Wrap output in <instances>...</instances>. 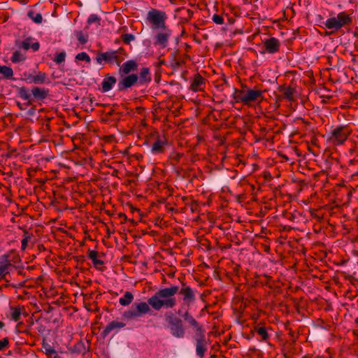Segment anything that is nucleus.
I'll list each match as a JSON object with an SVG mask.
<instances>
[{"label":"nucleus","mask_w":358,"mask_h":358,"mask_svg":"<svg viewBox=\"0 0 358 358\" xmlns=\"http://www.w3.org/2000/svg\"><path fill=\"white\" fill-rule=\"evenodd\" d=\"M178 291V285L160 289L148 299V303L155 310H159L162 308L167 309L173 308L177 303L174 295Z\"/></svg>","instance_id":"obj_1"},{"label":"nucleus","mask_w":358,"mask_h":358,"mask_svg":"<svg viewBox=\"0 0 358 358\" xmlns=\"http://www.w3.org/2000/svg\"><path fill=\"white\" fill-rule=\"evenodd\" d=\"M178 313L182 317L187 324L194 330V339L196 341V354L199 357H203L207 350V340L205 336L204 329L188 310L179 309Z\"/></svg>","instance_id":"obj_2"},{"label":"nucleus","mask_w":358,"mask_h":358,"mask_svg":"<svg viewBox=\"0 0 358 358\" xmlns=\"http://www.w3.org/2000/svg\"><path fill=\"white\" fill-rule=\"evenodd\" d=\"M110 332H112V321L108 322L106 326L103 327V330L98 337L96 353L99 358H111L112 350L110 342L112 336H109Z\"/></svg>","instance_id":"obj_3"},{"label":"nucleus","mask_w":358,"mask_h":358,"mask_svg":"<svg viewBox=\"0 0 358 358\" xmlns=\"http://www.w3.org/2000/svg\"><path fill=\"white\" fill-rule=\"evenodd\" d=\"M179 317L172 313L166 314V321L168 323L167 329L170 334L176 338H183L186 332L184 322L187 324L182 317L177 312Z\"/></svg>","instance_id":"obj_4"},{"label":"nucleus","mask_w":358,"mask_h":358,"mask_svg":"<svg viewBox=\"0 0 358 358\" xmlns=\"http://www.w3.org/2000/svg\"><path fill=\"white\" fill-rule=\"evenodd\" d=\"M150 306V305L148 302H136L132 304L131 307L129 310L124 311L123 316L129 320L141 317L145 314L150 313L151 308Z\"/></svg>","instance_id":"obj_5"},{"label":"nucleus","mask_w":358,"mask_h":358,"mask_svg":"<svg viewBox=\"0 0 358 358\" xmlns=\"http://www.w3.org/2000/svg\"><path fill=\"white\" fill-rule=\"evenodd\" d=\"M351 22L352 18L346 13L341 12L336 16L331 17L325 20L324 26V28L332 29L334 31L350 24Z\"/></svg>","instance_id":"obj_6"},{"label":"nucleus","mask_w":358,"mask_h":358,"mask_svg":"<svg viewBox=\"0 0 358 358\" xmlns=\"http://www.w3.org/2000/svg\"><path fill=\"white\" fill-rule=\"evenodd\" d=\"M166 14L164 12L152 9L148 11L147 18L154 26V29L165 28Z\"/></svg>","instance_id":"obj_7"},{"label":"nucleus","mask_w":358,"mask_h":358,"mask_svg":"<svg viewBox=\"0 0 358 358\" xmlns=\"http://www.w3.org/2000/svg\"><path fill=\"white\" fill-rule=\"evenodd\" d=\"M153 37V45L164 48L168 46L169 39L172 35V31L166 27L160 29Z\"/></svg>","instance_id":"obj_8"},{"label":"nucleus","mask_w":358,"mask_h":358,"mask_svg":"<svg viewBox=\"0 0 358 358\" xmlns=\"http://www.w3.org/2000/svg\"><path fill=\"white\" fill-rule=\"evenodd\" d=\"M178 292L182 295V300L185 304L187 306H189L196 300L195 291L184 283L182 284V287H179Z\"/></svg>","instance_id":"obj_9"},{"label":"nucleus","mask_w":358,"mask_h":358,"mask_svg":"<svg viewBox=\"0 0 358 358\" xmlns=\"http://www.w3.org/2000/svg\"><path fill=\"white\" fill-rule=\"evenodd\" d=\"M90 343L88 341L85 343L83 341H80L74 345L68 347V350L73 355H85L90 351Z\"/></svg>","instance_id":"obj_10"},{"label":"nucleus","mask_w":358,"mask_h":358,"mask_svg":"<svg viewBox=\"0 0 358 358\" xmlns=\"http://www.w3.org/2000/svg\"><path fill=\"white\" fill-rule=\"evenodd\" d=\"M119 66V74L121 77H123L131 72L137 71L138 64L136 61L130 59L124 62L122 64H120Z\"/></svg>","instance_id":"obj_11"},{"label":"nucleus","mask_w":358,"mask_h":358,"mask_svg":"<svg viewBox=\"0 0 358 358\" xmlns=\"http://www.w3.org/2000/svg\"><path fill=\"white\" fill-rule=\"evenodd\" d=\"M138 76L134 73L124 76L122 77V79L119 81L117 87L119 90L121 91L129 88L138 82Z\"/></svg>","instance_id":"obj_12"},{"label":"nucleus","mask_w":358,"mask_h":358,"mask_svg":"<svg viewBox=\"0 0 358 358\" xmlns=\"http://www.w3.org/2000/svg\"><path fill=\"white\" fill-rule=\"evenodd\" d=\"M331 134L338 144H343L348 138V131L346 127L340 126L333 129Z\"/></svg>","instance_id":"obj_13"},{"label":"nucleus","mask_w":358,"mask_h":358,"mask_svg":"<svg viewBox=\"0 0 358 358\" xmlns=\"http://www.w3.org/2000/svg\"><path fill=\"white\" fill-rule=\"evenodd\" d=\"M280 43L276 38H270L264 41V47L269 53H275L279 50Z\"/></svg>","instance_id":"obj_14"},{"label":"nucleus","mask_w":358,"mask_h":358,"mask_svg":"<svg viewBox=\"0 0 358 358\" xmlns=\"http://www.w3.org/2000/svg\"><path fill=\"white\" fill-rule=\"evenodd\" d=\"M89 257L92 260L94 266L96 268H100L106 262L108 261L107 257L104 253L99 255L96 251L90 250L89 252Z\"/></svg>","instance_id":"obj_15"},{"label":"nucleus","mask_w":358,"mask_h":358,"mask_svg":"<svg viewBox=\"0 0 358 358\" xmlns=\"http://www.w3.org/2000/svg\"><path fill=\"white\" fill-rule=\"evenodd\" d=\"M31 97L38 101H43L47 98L49 94V90L45 88L34 87L31 89Z\"/></svg>","instance_id":"obj_16"},{"label":"nucleus","mask_w":358,"mask_h":358,"mask_svg":"<svg viewBox=\"0 0 358 358\" xmlns=\"http://www.w3.org/2000/svg\"><path fill=\"white\" fill-rule=\"evenodd\" d=\"M262 95V91L260 90H248L247 92H245L244 94V103H248L250 101H256L259 97Z\"/></svg>","instance_id":"obj_17"},{"label":"nucleus","mask_w":358,"mask_h":358,"mask_svg":"<svg viewBox=\"0 0 358 358\" xmlns=\"http://www.w3.org/2000/svg\"><path fill=\"white\" fill-rule=\"evenodd\" d=\"M151 81L150 71L148 68H142L138 79L139 85H143Z\"/></svg>","instance_id":"obj_18"},{"label":"nucleus","mask_w":358,"mask_h":358,"mask_svg":"<svg viewBox=\"0 0 358 358\" xmlns=\"http://www.w3.org/2000/svg\"><path fill=\"white\" fill-rule=\"evenodd\" d=\"M127 57L122 48L118 47L117 49L113 48V63H116L117 66H120L121 62Z\"/></svg>","instance_id":"obj_19"},{"label":"nucleus","mask_w":358,"mask_h":358,"mask_svg":"<svg viewBox=\"0 0 358 358\" xmlns=\"http://www.w3.org/2000/svg\"><path fill=\"white\" fill-rule=\"evenodd\" d=\"M42 351L48 356V358H59L57 351L49 343L43 342Z\"/></svg>","instance_id":"obj_20"},{"label":"nucleus","mask_w":358,"mask_h":358,"mask_svg":"<svg viewBox=\"0 0 358 358\" xmlns=\"http://www.w3.org/2000/svg\"><path fill=\"white\" fill-rule=\"evenodd\" d=\"M96 60L99 64H102L103 62L110 63L112 62V51L109 50L98 54L96 57Z\"/></svg>","instance_id":"obj_21"},{"label":"nucleus","mask_w":358,"mask_h":358,"mask_svg":"<svg viewBox=\"0 0 358 358\" xmlns=\"http://www.w3.org/2000/svg\"><path fill=\"white\" fill-rule=\"evenodd\" d=\"M134 299V295L130 292H126L124 294L121 296L118 301L121 306H129Z\"/></svg>","instance_id":"obj_22"},{"label":"nucleus","mask_w":358,"mask_h":358,"mask_svg":"<svg viewBox=\"0 0 358 358\" xmlns=\"http://www.w3.org/2000/svg\"><path fill=\"white\" fill-rule=\"evenodd\" d=\"M30 41H31V38L29 37L26 38L24 41H22L19 39L15 41V46H17L19 49L23 48L25 50H29L31 48Z\"/></svg>","instance_id":"obj_23"},{"label":"nucleus","mask_w":358,"mask_h":358,"mask_svg":"<svg viewBox=\"0 0 358 358\" xmlns=\"http://www.w3.org/2000/svg\"><path fill=\"white\" fill-rule=\"evenodd\" d=\"M18 96L22 99L31 101V94L29 93V90L24 87L18 89Z\"/></svg>","instance_id":"obj_24"},{"label":"nucleus","mask_w":358,"mask_h":358,"mask_svg":"<svg viewBox=\"0 0 358 358\" xmlns=\"http://www.w3.org/2000/svg\"><path fill=\"white\" fill-rule=\"evenodd\" d=\"M279 90L281 91L284 96L288 99V100H292L293 99V94L295 92V90L291 87H285L284 86H280L278 87Z\"/></svg>","instance_id":"obj_25"},{"label":"nucleus","mask_w":358,"mask_h":358,"mask_svg":"<svg viewBox=\"0 0 358 358\" xmlns=\"http://www.w3.org/2000/svg\"><path fill=\"white\" fill-rule=\"evenodd\" d=\"M27 16L36 24L42 22L43 17L41 13H35L34 10H30L27 12Z\"/></svg>","instance_id":"obj_26"},{"label":"nucleus","mask_w":358,"mask_h":358,"mask_svg":"<svg viewBox=\"0 0 358 358\" xmlns=\"http://www.w3.org/2000/svg\"><path fill=\"white\" fill-rule=\"evenodd\" d=\"M0 74L7 79H10L13 76V71L10 67L0 65Z\"/></svg>","instance_id":"obj_27"},{"label":"nucleus","mask_w":358,"mask_h":358,"mask_svg":"<svg viewBox=\"0 0 358 358\" xmlns=\"http://www.w3.org/2000/svg\"><path fill=\"white\" fill-rule=\"evenodd\" d=\"M103 92H106L112 89V76L109 74L107 76L106 79H104L101 83Z\"/></svg>","instance_id":"obj_28"},{"label":"nucleus","mask_w":358,"mask_h":358,"mask_svg":"<svg viewBox=\"0 0 358 358\" xmlns=\"http://www.w3.org/2000/svg\"><path fill=\"white\" fill-rule=\"evenodd\" d=\"M25 59H26L25 56L18 50L14 52L13 54V56L11 57V61L13 63H18V62H23L24 60H25Z\"/></svg>","instance_id":"obj_29"},{"label":"nucleus","mask_w":358,"mask_h":358,"mask_svg":"<svg viewBox=\"0 0 358 358\" xmlns=\"http://www.w3.org/2000/svg\"><path fill=\"white\" fill-rule=\"evenodd\" d=\"M164 143L161 140H157L151 146V152L157 153L162 150V147Z\"/></svg>","instance_id":"obj_30"},{"label":"nucleus","mask_w":358,"mask_h":358,"mask_svg":"<svg viewBox=\"0 0 358 358\" xmlns=\"http://www.w3.org/2000/svg\"><path fill=\"white\" fill-rule=\"evenodd\" d=\"M203 83V78L200 75H196L192 82V89L194 92L198 90L197 87Z\"/></svg>","instance_id":"obj_31"},{"label":"nucleus","mask_w":358,"mask_h":358,"mask_svg":"<svg viewBox=\"0 0 358 358\" xmlns=\"http://www.w3.org/2000/svg\"><path fill=\"white\" fill-rule=\"evenodd\" d=\"M47 76L45 73L39 72L34 76V84H43L46 82Z\"/></svg>","instance_id":"obj_32"},{"label":"nucleus","mask_w":358,"mask_h":358,"mask_svg":"<svg viewBox=\"0 0 358 358\" xmlns=\"http://www.w3.org/2000/svg\"><path fill=\"white\" fill-rule=\"evenodd\" d=\"M21 314L22 313L20 308L15 307L11 308L10 317L15 322H17L20 320Z\"/></svg>","instance_id":"obj_33"},{"label":"nucleus","mask_w":358,"mask_h":358,"mask_svg":"<svg viewBox=\"0 0 358 358\" xmlns=\"http://www.w3.org/2000/svg\"><path fill=\"white\" fill-rule=\"evenodd\" d=\"M121 38L126 44H129L131 41L135 40V36L132 34L122 33L121 34Z\"/></svg>","instance_id":"obj_34"},{"label":"nucleus","mask_w":358,"mask_h":358,"mask_svg":"<svg viewBox=\"0 0 358 358\" xmlns=\"http://www.w3.org/2000/svg\"><path fill=\"white\" fill-rule=\"evenodd\" d=\"M76 59L79 60V61H85L87 63H90L91 61L90 56L85 52L78 53L76 56Z\"/></svg>","instance_id":"obj_35"},{"label":"nucleus","mask_w":358,"mask_h":358,"mask_svg":"<svg viewBox=\"0 0 358 358\" xmlns=\"http://www.w3.org/2000/svg\"><path fill=\"white\" fill-rule=\"evenodd\" d=\"M244 94H245V92L244 91H238L237 90H235V93L234 94L233 96H234V99L236 101H241V102H243L244 103Z\"/></svg>","instance_id":"obj_36"},{"label":"nucleus","mask_w":358,"mask_h":358,"mask_svg":"<svg viewBox=\"0 0 358 358\" xmlns=\"http://www.w3.org/2000/svg\"><path fill=\"white\" fill-rule=\"evenodd\" d=\"M66 55V52L64 51H62L56 55L55 58L54 59V61L57 64H60L64 62Z\"/></svg>","instance_id":"obj_37"},{"label":"nucleus","mask_w":358,"mask_h":358,"mask_svg":"<svg viewBox=\"0 0 358 358\" xmlns=\"http://www.w3.org/2000/svg\"><path fill=\"white\" fill-rule=\"evenodd\" d=\"M256 331L262 336V340L266 341L268 338V334L264 327H257Z\"/></svg>","instance_id":"obj_38"},{"label":"nucleus","mask_w":358,"mask_h":358,"mask_svg":"<svg viewBox=\"0 0 358 358\" xmlns=\"http://www.w3.org/2000/svg\"><path fill=\"white\" fill-rule=\"evenodd\" d=\"M76 35H77L78 41L81 44H85V43H87V36L84 35L82 31H78Z\"/></svg>","instance_id":"obj_39"},{"label":"nucleus","mask_w":358,"mask_h":358,"mask_svg":"<svg viewBox=\"0 0 358 358\" xmlns=\"http://www.w3.org/2000/svg\"><path fill=\"white\" fill-rule=\"evenodd\" d=\"M212 20L217 24H224V19L220 15L215 14L213 15Z\"/></svg>","instance_id":"obj_40"},{"label":"nucleus","mask_w":358,"mask_h":358,"mask_svg":"<svg viewBox=\"0 0 358 358\" xmlns=\"http://www.w3.org/2000/svg\"><path fill=\"white\" fill-rule=\"evenodd\" d=\"M24 78L23 80L25 82H27V83H29V84L34 83V75L24 73Z\"/></svg>","instance_id":"obj_41"},{"label":"nucleus","mask_w":358,"mask_h":358,"mask_svg":"<svg viewBox=\"0 0 358 358\" xmlns=\"http://www.w3.org/2000/svg\"><path fill=\"white\" fill-rule=\"evenodd\" d=\"M9 342L7 338H4L0 340V350H3L4 348L8 346Z\"/></svg>","instance_id":"obj_42"},{"label":"nucleus","mask_w":358,"mask_h":358,"mask_svg":"<svg viewBox=\"0 0 358 358\" xmlns=\"http://www.w3.org/2000/svg\"><path fill=\"white\" fill-rule=\"evenodd\" d=\"M99 20V18L98 17V16L96 15L92 14L89 16L87 22H88V24H92V23L98 22Z\"/></svg>","instance_id":"obj_43"},{"label":"nucleus","mask_w":358,"mask_h":358,"mask_svg":"<svg viewBox=\"0 0 358 358\" xmlns=\"http://www.w3.org/2000/svg\"><path fill=\"white\" fill-rule=\"evenodd\" d=\"M122 164L120 162H113V177L115 176L118 169H120Z\"/></svg>","instance_id":"obj_44"},{"label":"nucleus","mask_w":358,"mask_h":358,"mask_svg":"<svg viewBox=\"0 0 358 358\" xmlns=\"http://www.w3.org/2000/svg\"><path fill=\"white\" fill-rule=\"evenodd\" d=\"M10 261H11V259H8V257L6 255L1 256L0 258V265L8 264V262Z\"/></svg>","instance_id":"obj_45"},{"label":"nucleus","mask_w":358,"mask_h":358,"mask_svg":"<svg viewBox=\"0 0 358 358\" xmlns=\"http://www.w3.org/2000/svg\"><path fill=\"white\" fill-rule=\"evenodd\" d=\"M316 21L319 24V25L322 27H324V22H325L321 15H317L316 17Z\"/></svg>","instance_id":"obj_46"},{"label":"nucleus","mask_w":358,"mask_h":358,"mask_svg":"<svg viewBox=\"0 0 358 358\" xmlns=\"http://www.w3.org/2000/svg\"><path fill=\"white\" fill-rule=\"evenodd\" d=\"M30 103L31 101H28L25 103H21L20 102H17V105L20 110H24L26 108V106H29Z\"/></svg>","instance_id":"obj_47"},{"label":"nucleus","mask_w":358,"mask_h":358,"mask_svg":"<svg viewBox=\"0 0 358 358\" xmlns=\"http://www.w3.org/2000/svg\"><path fill=\"white\" fill-rule=\"evenodd\" d=\"M9 264L0 265V275H3L6 273L7 267Z\"/></svg>","instance_id":"obj_48"},{"label":"nucleus","mask_w":358,"mask_h":358,"mask_svg":"<svg viewBox=\"0 0 358 358\" xmlns=\"http://www.w3.org/2000/svg\"><path fill=\"white\" fill-rule=\"evenodd\" d=\"M36 115V110L34 108H29L27 112V115L34 116Z\"/></svg>","instance_id":"obj_49"},{"label":"nucleus","mask_w":358,"mask_h":358,"mask_svg":"<svg viewBox=\"0 0 358 358\" xmlns=\"http://www.w3.org/2000/svg\"><path fill=\"white\" fill-rule=\"evenodd\" d=\"M31 48L34 50L37 51L40 48V44L38 42H35L31 45Z\"/></svg>","instance_id":"obj_50"},{"label":"nucleus","mask_w":358,"mask_h":358,"mask_svg":"<svg viewBox=\"0 0 358 358\" xmlns=\"http://www.w3.org/2000/svg\"><path fill=\"white\" fill-rule=\"evenodd\" d=\"M124 326V323L113 322V329H115V328L123 327Z\"/></svg>","instance_id":"obj_51"},{"label":"nucleus","mask_w":358,"mask_h":358,"mask_svg":"<svg viewBox=\"0 0 358 358\" xmlns=\"http://www.w3.org/2000/svg\"><path fill=\"white\" fill-rule=\"evenodd\" d=\"M28 242V238H26L22 241V249L25 250Z\"/></svg>","instance_id":"obj_52"},{"label":"nucleus","mask_w":358,"mask_h":358,"mask_svg":"<svg viewBox=\"0 0 358 358\" xmlns=\"http://www.w3.org/2000/svg\"><path fill=\"white\" fill-rule=\"evenodd\" d=\"M120 43V40L118 38H116L115 40V41L113 42V45L114 44H119Z\"/></svg>","instance_id":"obj_53"},{"label":"nucleus","mask_w":358,"mask_h":358,"mask_svg":"<svg viewBox=\"0 0 358 358\" xmlns=\"http://www.w3.org/2000/svg\"><path fill=\"white\" fill-rule=\"evenodd\" d=\"M106 139L107 142H110L111 141V136H106Z\"/></svg>","instance_id":"obj_54"},{"label":"nucleus","mask_w":358,"mask_h":358,"mask_svg":"<svg viewBox=\"0 0 358 358\" xmlns=\"http://www.w3.org/2000/svg\"><path fill=\"white\" fill-rule=\"evenodd\" d=\"M120 30H123L124 31L125 30H127V27L124 26V27H121V29H120Z\"/></svg>","instance_id":"obj_55"},{"label":"nucleus","mask_w":358,"mask_h":358,"mask_svg":"<svg viewBox=\"0 0 358 358\" xmlns=\"http://www.w3.org/2000/svg\"><path fill=\"white\" fill-rule=\"evenodd\" d=\"M118 294H119L118 292H113V297L115 296V295L117 296Z\"/></svg>","instance_id":"obj_56"},{"label":"nucleus","mask_w":358,"mask_h":358,"mask_svg":"<svg viewBox=\"0 0 358 358\" xmlns=\"http://www.w3.org/2000/svg\"><path fill=\"white\" fill-rule=\"evenodd\" d=\"M118 294H119L118 292H113V297L115 296V295L117 296Z\"/></svg>","instance_id":"obj_57"},{"label":"nucleus","mask_w":358,"mask_h":358,"mask_svg":"<svg viewBox=\"0 0 358 358\" xmlns=\"http://www.w3.org/2000/svg\"><path fill=\"white\" fill-rule=\"evenodd\" d=\"M116 83V79L113 77V85L115 84Z\"/></svg>","instance_id":"obj_58"},{"label":"nucleus","mask_w":358,"mask_h":358,"mask_svg":"<svg viewBox=\"0 0 358 358\" xmlns=\"http://www.w3.org/2000/svg\"><path fill=\"white\" fill-rule=\"evenodd\" d=\"M3 322H0V327L1 328L3 326Z\"/></svg>","instance_id":"obj_59"},{"label":"nucleus","mask_w":358,"mask_h":358,"mask_svg":"<svg viewBox=\"0 0 358 358\" xmlns=\"http://www.w3.org/2000/svg\"><path fill=\"white\" fill-rule=\"evenodd\" d=\"M108 113L112 114V108L110 109V110L108 111Z\"/></svg>","instance_id":"obj_60"},{"label":"nucleus","mask_w":358,"mask_h":358,"mask_svg":"<svg viewBox=\"0 0 358 358\" xmlns=\"http://www.w3.org/2000/svg\"><path fill=\"white\" fill-rule=\"evenodd\" d=\"M119 13H117V15H116V17L117 18V20H119Z\"/></svg>","instance_id":"obj_61"},{"label":"nucleus","mask_w":358,"mask_h":358,"mask_svg":"<svg viewBox=\"0 0 358 358\" xmlns=\"http://www.w3.org/2000/svg\"><path fill=\"white\" fill-rule=\"evenodd\" d=\"M113 156H115V150L113 149ZM115 157H113L114 158Z\"/></svg>","instance_id":"obj_62"},{"label":"nucleus","mask_w":358,"mask_h":358,"mask_svg":"<svg viewBox=\"0 0 358 358\" xmlns=\"http://www.w3.org/2000/svg\"><path fill=\"white\" fill-rule=\"evenodd\" d=\"M210 358H215V356H211Z\"/></svg>","instance_id":"obj_63"}]
</instances>
